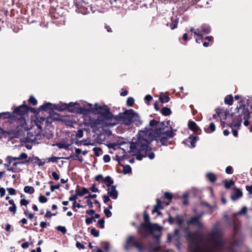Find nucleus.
Wrapping results in <instances>:
<instances>
[{"label": "nucleus", "instance_id": "1", "mask_svg": "<svg viewBox=\"0 0 252 252\" xmlns=\"http://www.w3.org/2000/svg\"><path fill=\"white\" fill-rule=\"evenodd\" d=\"M186 237L189 241V252H225L226 249V242L215 231L208 235L203 245L200 243L195 233L188 232ZM165 252H172V250H167Z\"/></svg>", "mask_w": 252, "mask_h": 252}, {"label": "nucleus", "instance_id": "2", "mask_svg": "<svg viewBox=\"0 0 252 252\" xmlns=\"http://www.w3.org/2000/svg\"><path fill=\"white\" fill-rule=\"evenodd\" d=\"M137 139L130 144L131 152H142L143 157H147L150 159L155 158L153 152L149 150V144L153 140V130L150 128H145L144 130L140 131L137 134Z\"/></svg>", "mask_w": 252, "mask_h": 252}, {"label": "nucleus", "instance_id": "3", "mask_svg": "<svg viewBox=\"0 0 252 252\" xmlns=\"http://www.w3.org/2000/svg\"><path fill=\"white\" fill-rule=\"evenodd\" d=\"M89 105L90 106V111L101 115V117L97 119H91L90 120L89 125L91 127L94 128L98 126H103L105 120L113 119V115L109 111L107 106H98L97 103H95L93 108L91 104H89Z\"/></svg>", "mask_w": 252, "mask_h": 252}, {"label": "nucleus", "instance_id": "4", "mask_svg": "<svg viewBox=\"0 0 252 252\" xmlns=\"http://www.w3.org/2000/svg\"><path fill=\"white\" fill-rule=\"evenodd\" d=\"M42 131V129L41 126L36 124L29 130H26V136L24 138L25 141L38 144L39 141L44 138V135Z\"/></svg>", "mask_w": 252, "mask_h": 252}, {"label": "nucleus", "instance_id": "5", "mask_svg": "<svg viewBox=\"0 0 252 252\" xmlns=\"http://www.w3.org/2000/svg\"><path fill=\"white\" fill-rule=\"evenodd\" d=\"M133 110L132 109L126 110L124 113H120L113 119H115L118 123L124 124L128 126L131 124V119Z\"/></svg>", "mask_w": 252, "mask_h": 252}, {"label": "nucleus", "instance_id": "6", "mask_svg": "<svg viewBox=\"0 0 252 252\" xmlns=\"http://www.w3.org/2000/svg\"><path fill=\"white\" fill-rule=\"evenodd\" d=\"M174 136V133L172 130L160 132L157 136H155L153 133V137H156L157 142L162 145H167L169 143L168 140Z\"/></svg>", "mask_w": 252, "mask_h": 252}, {"label": "nucleus", "instance_id": "7", "mask_svg": "<svg viewBox=\"0 0 252 252\" xmlns=\"http://www.w3.org/2000/svg\"><path fill=\"white\" fill-rule=\"evenodd\" d=\"M238 113L241 114V116H243V119L245 120L244 125L245 126H248L250 125V112L248 108L243 104H240L238 108Z\"/></svg>", "mask_w": 252, "mask_h": 252}, {"label": "nucleus", "instance_id": "8", "mask_svg": "<svg viewBox=\"0 0 252 252\" xmlns=\"http://www.w3.org/2000/svg\"><path fill=\"white\" fill-rule=\"evenodd\" d=\"M204 213L202 212L198 215L191 217L190 220H188V224L194 225L197 228H201L203 225V223L200 220V219L204 215Z\"/></svg>", "mask_w": 252, "mask_h": 252}, {"label": "nucleus", "instance_id": "9", "mask_svg": "<svg viewBox=\"0 0 252 252\" xmlns=\"http://www.w3.org/2000/svg\"><path fill=\"white\" fill-rule=\"evenodd\" d=\"M30 161L32 162L35 165H38L39 166L44 165L46 162L45 159H44V161H41L37 157H32V158H30L29 160L22 162V163L25 164L29 163Z\"/></svg>", "mask_w": 252, "mask_h": 252}, {"label": "nucleus", "instance_id": "10", "mask_svg": "<svg viewBox=\"0 0 252 252\" xmlns=\"http://www.w3.org/2000/svg\"><path fill=\"white\" fill-rule=\"evenodd\" d=\"M146 227L150 229L152 232L154 231H157L158 232V234L155 235V236L157 238V240L158 241L160 237V231L162 227L158 224H153L151 223H149L148 225Z\"/></svg>", "mask_w": 252, "mask_h": 252}, {"label": "nucleus", "instance_id": "11", "mask_svg": "<svg viewBox=\"0 0 252 252\" xmlns=\"http://www.w3.org/2000/svg\"><path fill=\"white\" fill-rule=\"evenodd\" d=\"M75 104V103L73 102H70L69 103H63L60 102L58 104L54 105V108L59 111H63L68 108L69 107L73 106Z\"/></svg>", "mask_w": 252, "mask_h": 252}, {"label": "nucleus", "instance_id": "12", "mask_svg": "<svg viewBox=\"0 0 252 252\" xmlns=\"http://www.w3.org/2000/svg\"><path fill=\"white\" fill-rule=\"evenodd\" d=\"M108 194L113 199H116L118 198V192L116 190L115 186H112L107 188Z\"/></svg>", "mask_w": 252, "mask_h": 252}, {"label": "nucleus", "instance_id": "13", "mask_svg": "<svg viewBox=\"0 0 252 252\" xmlns=\"http://www.w3.org/2000/svg\"><path fill=\"white\" fill-rule=\"evenodd\" d=\"M28 110V107L26 105H21L19 107L15 108L13 110V112L15 114H19L20 115H24L26 114Z\"/></svg>", "mask_w": 252, "mask_h": 252}, {"label": "nucleus", "instance_id": "14", "mask_svg": "<svg viewBox=\"0 0 252 252\" xmlns=\"http://www.w3.org/2000/svg\"><path fill=\"white\" fill-rule=\"evenodd\" d=\"M243 120V116L241 114H239V116L234 118L232 121L231 126L240 128Z\"/></svg>", "mask_w": 252, "mask_h": 252}, {"label": "nucleus", "instance_id": "15", "mask_svg": "<svg viewBox=\"0 0 252 252\" xmlns=\"http://www.w3.org/2000/svg\"><path fill=\"white\" fill-rule=\"evenodd\" d=\"M134 123L135 125L138 126L142 124V121L140 119L139 115L133 110L132 117L131 119V123Z\"/></svg>", "mask_w": 252, "mask_h": 252}, {"label": "nucleus", "instance_id": "16", "mask_svg": "<svg viewBox=\"0 0 252 252\" xmlns=\"http://www.w3.org/2000/svg\"><path fill=\"white\" fill-rule=\"evenodd\" d=\"M242 192L240 189H235L234 190L233 193L231 195V198L233 200H236L241 197Z\"/></svg>", "mask_w": 252, "mask_h": 252}, {"label": "nucleus", "instance_id": "17", "mask_svg": "<svg viewBox=\"0 0 252 252\" xmlns=\"http://www.w3.org/2000/svg\"><path fill=\"white\" fill-rule=\"evenodd\" d=\"M162 209V207L160 204V201L159 199H157V204L155 205L153 210H152V213H157L158 215L161 214V212L158 211L159 210Z\"/></svg>", "mask_w": 252, "mask_h": 252}, {"label": "nucleus", "instance_id": "18", "mask_svg": "<svg viewBox=\"0 0 252 252\" xmlns=\"http://www.w3.org/2000/svg\"><path fill=\"white\" fill-rule=\"evenodd\" d=\"M189 142L190 143V147L194 148L195 146V143L199 140V137L197 136L190 135L189 137Z\"/></svg>", "mask_w": 252, "mask_h": 252}, {"label": "nucleus", "instance_id": "19", "mask_svg": "<svg viewBox=\"0 0 252 252\" xmlns=\"http://www.w3.org/2000/svg\"><path fill=\"white\" fill-rule=\"evenodd\" d=\"M188 126L190 129L194 132H197L199 130V127L194 122L189 121L188 123Z\"/></svg>", "mask_w": 252, "mask_h": 252}, {"label": "nucleus", "instance_id": "20", "mask_svg": "<svg viewBox=\"0 0 252 252\" xmlns=\"http://www.w3.org/2000/svg\"><path fill=\"white\" fill-rule=\"evenodd\" d=\"M178 22V19L176 18L174 20L172 19V22L167 23V26L169 27L171 30H174L177 27Z\"/></svg>", "mask_w": 252, "mask_h": 252}, {"label": "nucleus", "instance_id": "21", "mask_svg": "<svg viewBox=\"0 0 252 252\" xmlns=\"http://www.w3.org/2000/svg\"><path fill=\"white\" fill-rule=\"evenodd\" d=\"M200 29V32H203L205 34H208L211 32L210 27L206 24L202 25Z\"/></svg>", "mask_w": 252, "mask_h": 252}, {"label": "nucleus", "instance_id": "22", "mask_svg": "<svg viewBox=\"0 0 252 252\" xmlns=\"http://www.w3.org/2000/svg\"><path fill=\"white\" fill-rule=\"evenodd\" d=\"M135 241H136L135 240L133 236H128L126 240L127 245L125 247V249L128 250L129 249L128 245H130V244H132V245H133Z\"/></svg>", "mask_w": 252, "mask_h": 252}, {"label": "nucleus", "instance_id": "23", "mask_svg": "<svg viewBox=\"0 0 252 252\" xmlns=\"http://www.w3.org/2000/svg\"><path fill=\"white\" fill-rule=\"evenodd\" d=\"M103 182L106 183L107 187H109L113 186V181L110 176H107L105 178L103 179Z\"/></svg>", "mask_w": 252, "mask_h": 252}, {"label": "nucleus", "instance_id": "24", "mask_svg": "<svg viewBox=\"0 0 252 252\" xmlns=\"http://www.w3.org/2000/svg\"><path fill=\"white\" fill-rule=\"evenodd\" d=\"M233 99L231 95H227L224 98V102L229 105H231L233 104Z\"/></svg>", "mask_w": 252, "mask_h": 252}, {"label": "nucleus", "instance_id": "25", "mask_svg": "<svg viewBox=\"0 0 252 252\" xmlns=\"http://www.w3.org/2000/svg\"><path fill=\"white\" fill-rule=\"evenodd\" d=\"M76 192H77V194L79 196H82L85 194L89 193V190L85 188H83L82 191H80V190L78 189H76Z\"/></svg>", "mask_w": 252, "mask_h": 252}, {"label": "nucleus", "instance_id": "26", "mask_svg": "<svg viewBox=\"0 0 252 252\" xmlns=\"http://www.w3.org/2000/svg\"><path fill=\"white\" fill-rule=\"evenodd\" d=\"M207 178L211 182H214L216 180V176L215 174L209 173L206 174Z\"/></svg>", "mask_w": 252, "mask_h": 252}, {"label": "nucleus", "instance_id": "27", "mask_svg": "<svg viewBox=\"0 0 252 252\" xmlns=\"http://www.w3.org/2000/svg\"><path fill=\"white\" fill-rule=\"evenodd\" d=\"M55 145L57 146L60 149H68L70 145L64 143H56Z\"/></svg>", "mask_w": 252, "mask_h": 252}, {"label": "nucleus", "instance_id": "28", "mask_svg": "<svg viewBox=\"0 0 252 252\" xmlns=\"http://www.w3.org/2000/svg\"><path fill=\"white\" fill-rule=\"evenodd\" d=\"M24 191L26 193H28L29 194H32L34 192V189L32 187H30V186H27L25 187V188L24 189Z\"/></svg>", "mask_w": 252, "mask_h": 252}, {"label": "nucleus", "instance_id": "29", "mask_svg": "<svg viewBox=\"0 0 252 252\" xmlns=\"http://www.w3.org/2000/svg\"><path fill=\"white\" fill-rule=\"evenodd\" d=\"M240 224L238 222L234 221L233 225L234 237H235L237 233L238 232Z\"/></svg>", "mask_w": 252, "mask_h": 252}, {"label": "nucleus", "instance_id": "30", "mask_svg": "<svg viewBox=\"0 0 252 252\" xmlns=\"http://www.w3.org/2000/svg\"><path fill=\"white\" fill-rule=\"evenodd\" d=\"M171 113V111L170 108L167 107H164L161 110V113L164 116H168Z\"/></svg>", "mask_w": 252, "mask_h": 252}, {"label": "nucleus", "instance_id": "31", "mask_svg": "<svg viewBox=\"0 0 252 252\" xmlns=\"http://www.w3.org/2000/svg\"><path fill=\"white\" fill-rule=\"evenodd\" d=\"M234 185V182L232 180H230L229 181H225L224 182V187L228 189H229L231 187Z\"/></svg>", "mask_w": 252, "mask_h": 252}, {"label": "nucleus", "instance_id": "32", "mask_svg": "<svg viewBox=\"0 0 252 252\" xmlns=\"http://www.w3.org/2000/svg\"><path fill=\"white\" fill-rule=\"evenodd\" d=\"M133 246L135 247L138 251H142L143 250V247L141 243H138L135 241L133 245Z\"/></svg>", "mask_w": 252, "mask_h": 252}, {"label": "nucleus", "instance_id": "33", "mask_svg": "<svg viewBox=\"0 0 252 252\" xmlns=\"http://www.w3.org/2000/svg\"><path fill=\"white\" fill-rule=\"evenodd\" d=\"M159 100L162 103H167L169 101L170 98L168 96H160Z\"/></svg>", "mask_w": 252, "mask_h": 252}, {"label": "nucleus", "instance_id": "34", "mask_svg": "<svg viewBox=\"0 0 252 252\" xmlns=\"http://www.w3.org/2000/svg\"><path fill=\"white\" fill-rule=\"evenodd\" d=\"M59 158H60L53 156L50 158H46L45 160L46 162H57L58 161V159H59Z\"/></svg>", "mask_w": 252, "mask_h": 252}, {"label": "nucleus", "instance_id": "35", "mask_svg": "<svg viewBox=\"0 0 252 252\" xmlns=\"http://www.w3.org/2000/svg\"><path fill=\"white\" fill-rule=\"evenodd\" d=\"M144 220L146 222L145 227L147 226L148 225L149 223H150V218L149 217L148 214L145 212L143 216Z\"/></svg>", "mask_w": 252, "mask_h": 252}, {"label": "nucleus", "instance_id": "36", "mask_svg": "<svg viewBox=\"0 0 252 252\" xmlns=\"http://www.w3.org/2000/svg\"><path fill=\"white\" fill-rule=\"evenodd\" d=\"M17 160V157H13L11 156H8L6 158V161H7L9 164H11L13 161Z\"/></svg>", "mask_w": 252, "mask_h": 252}, {"label": "nucleus", "instance_id": "37", "mask_svg": "<svg viewBox=\"0 0 252 252\" xmlns=\"http://www.w3.org/2000/svg\"><path fill=\"white\" fill-rule=\"evenodd\" d=\"M169 123H170V121H167V122H160L158 124V128L161 129H163L164 128V126H166V125H169Z\"/></svg>", "mask_w": 252, "mask_h": 252}, {"label": "nucleus", "instance_id": "38", "mask_svg": "<svg viewBox=\"0 0 252 252\" xmlns=\"http://www.w3.org/2000/svg\"><path fill=\"white\" fill-rule=\"evenodd\" d=\"M175 220L179 226L182 225L183 222H184V219L180 217L179 216H177L176 217Z\"/></svg>", "mask_w": 252, "mask_h": 252}, {"label": "nucleus", "instance_id": "39", "mask_svg": "<svg viewBox=\"0 0 252 252\" xmlns=\"http://www.w3.org/2000/svg\"><path fill=\"white\" fill-rule=\"evenodd\" d=\"M56 229L58 231L61 232L63 234H65L66 233V229L64 226H58L57 227Z\"/></svg>", "mask_w": 252, "mask_h": 252}, {"label": "nucleus", "instance_id": "40", "mask_svg": "<svg viewBox=\"0 0 252 252\" xmlns=\"http://www.w3.org/2000/svg\"><path fill=\"white\" fill-rule=\"evenodd\" d=\"M51 105L52 104L50 103H46L40 106V109L42 110L46 111L49 108V106Z\"/></svg>", "mask_w": 252, "mask_h": 252}, {"label": "nucleus", "instance_id": "41", "mask_svg": "<svg viewBox=\"0 0 252 252\" xmlns=\"http://www.w3.org/2000/svg\"><path fill=\"white\" fill-rule=\"evenodd\" d=\"M134 99L131 97H129L127 98L126 101L127 105L129 106H131L134 103Z\"/></svg>", "mask_w": 252, "mask_h": 252}, {"label": "nucleus", "instance_id": "42", "mask_svg": "<svg viewBox=\"0 0 252 252\" xmlns=\"http://www.w3.org/2000/svg\"><path fill=\"white\" fill-rule=\"evenodd\" d=\"M93 151L94 152L95 156L98 157L100 155L99 152L101 151V149L98 147H94L93 149Z\"/></svg>", "mask_w": 252, "mask_h": 252}, {"label": "nucleus", "instance_id": "43", "mask_svg": "<svg viewBox=\"0 0 252 252\" xmlns=\"http://www.w3.org/2000/svg\"><path fill=\"white\" fill-rule=\"evenodd\" d=\"M30 103L33 105H36L37 104V101L36 99L32 96H31L29 99Z\"/></svg>", "mask_w": 252, "mask_h": 252}, {"label": "nucleus", "instance_id": "44", "mask_svg": "<svg viewBox=\"0 0 252 252\" xmlns=\"http://www.w3.org/2000/svg\"><path fill=\"white\" fill-rule=\"evenodd\" d=\"M28 158V156L26 153H21L18 157H17V160L26 159Z\"/></svg>", "mask_w": 252, "mask_h": 252}, {"label": "nucleus", "instance_id": "45", "mask_svg": "<svg viewBox=\"0 0 252 252\" xmlns=\"http://www.w3.org/2000/svg\"><path fill=\"white\" fill-rule=\"evenodd\" d=\"M91 234L94 237H98L99 236V232L95 228H92L91 230Z\"/></svg>", "mask_w": 252, "mask_h": 252}, {"label": "nucleus", "instance_id": "46", "mask_svg": "<svg viewBox=\"0 0 252 252\" xmlns=\"http://www.w3.org/2000/svg\"><path fill=\"white\" fill-rule=\"evenodd\" d=\"M164 196L165 198L168 199L170 202L171 201L172 196V194L170 193L166 192L164 194Z\"/></svg>", "mask_w": 252, "mask_h": 252}, {"label": "nucleus", "instance_id": "47", "mask_svg": "<svg viewBox=\"0 0 252 252\" xmlns=\"http://www.w3.org/2000/svg\"><path fill=\"white\" fill-rule=\"evenodd\" d=\"M247 212V208L246 207H243L241 209V211L238 212L236 214L237 215H242L245 214Z\"/></svg>", "mask_w": 252, "mask_h": 252}, {"label": "nucleus", "instance_id": "48", "mask_svg": "<svg viewBox=\"0 0 252 252\" xmlns=\"http://www.w3.org/2000/svg\"><path fill=\"white\" fill-rule=\"evenodd\" d=\"M83 136V131L82 129H79L77 131L76 134V137L77 138H82Z\"/></svg>", "mask_w": 252, "mask_h": 252}, {"label": "nucleus", "instance_id": "49", "mask_svg": "<svg viewBox=\"0 0 252 252\" xmlns=\"http://www.w3.org/2000/svg\"><path fill=\"white\" fill-rule=\"evenodd\" d=\"M39 201L42 203H45L47 201V199L44 196L41 195L39 197Z\"/></svg>", "mask_w": 252, "mask_h": 252}, {"label": "nucleus", "instance_id": "50", "mask_svg": "<svg viewBox=\"0 0 252 252\" xmlns=\"http://www.w3.org/2000/svg\"><path fill=\"white\" fill-rule=\"evenodd\" d=\"M200 30H199L198 29H195L194 31H193V33L197 35V36L200 37L202 39V35L200 33Z\"/></svg>", "mask_w": 252, "mask_h": 252}, {"label": "nucleus", "instance_id": "51", "mask_svg": "<svg viewBox=\"0 0 252 252\" xmlns=\"http://www.w3.org/2000/svg\"><path fill=\"white\" fill-rule=\"evenodd\" d=\"M124 172L125 174L130 173L131 172V169L129 165L125 167L124 168Z\"/></svg>", "mask_w": 252, "mask_h": 252}, {"label": "nucleus", "instance_id": "52", "mask_svg": "<svg viewBox=\"0 0 252 252\" xmlns=\"http://www.w3.org/2000/svg\"><path fill=\"white\" fill-rule=\"evenodd\" d=\"M183 197L184 198L183 204L184 205H187L188 204V194L187 193H185L183 195Z\"/></svg>", "mask_w": 252, "mask_h": 252}, {"label": "nucleus", "instance_id": "53", "mask_svg": "<svg viewBox=\"0 0 252 252\" xmlns=\"http://www.w3.org/2000/svg\"><path fill=\"white\" fill-rule=\"evenodd\" d=\"M9 211L12 212L13 214H15L17 211V207L16 205L12 206L9 207L8 208Z\"/></svg>", "mask_w": 252, "mask_h": 252}, {"label": "nucleus", "instance_id": "54", "mask_svg": "<svg viewBox=\"0 0 252 252\" xmlns=\"http://www.w3.org/2000/svg\"><path fill=\"white\" fill-rule=\"evenodd\" d=\"M104 219H101L98 220V224L99 225L100 227L101 228H103L104 227Z\"/></svg>", "mask_w": 252, "mask_h": 252}, {"label": "nucleus", "instance_id": "55", "mask_svg": "<svg viewBox=\"0 0 252 252\" xmlns=\"http://www.w3.org/2000/svg\"><path fill=\"white\" fill-rule=\"evenodd\" d=\"M52 175L54 179L56 181H58L60 179V176L56 172H52Z\"/></svg>", "mask_w": 252, "mask_h": 252}, {"label": "nucleus", "instance_id": "56", "mask_svg": "<svg viewBox=\"0 0 252 252\" xmlns=\"http://www.w3.org/2000/svg\"><path fill=\"white\" fill-rule=\"evenodd\" d=\"M225 172L228 174H232V168L231 166H227L225 169Z\"/></svg>", "mask_w": 252, "mask_h": 252}, {"label": "nucleus", "instance_id": "57", "mask_svg": "<svg viewBox=\"0 0 252 252\" xmlns=\"http://www.w3.org/2000/svg\"><path fill=\"white\" fill-rule=\"evenodd\" d=\"M79 196L78 194H77V192H76V194L73 195H72L69 198V201H75L77 199V196Z\"/></svg>", "mask_w": 252, "mask_h": 252}, {"label": "nucleus", "instance_id": "58", "mask_svg": "<svg viewBox=\"0 0 252 252\" xmlns=\"http://www.w3.org/2000/svg\"><path fill=\"white\" fill-rule=\"evenodd\" d=\"M103 159L105 162L107 163L110 161V157L108 155H105L103 156Z\"/></svg>", "mask_w": 252, "mask_h": 252}, {"label": "nucleus", "instance_id": "59", "mask_svg": "<svg viewBox=\"0 0 252 252\" xmlns=\"http://www.w3.org/2000/svg\"><path fill=\"white\" fill-rule=\"evenodd\" d=\"M104 213L106 216L108 218H109L111 217L112 216V213L108 209H104Z\"/></svg>", "mask_w": 252, "mask_h": 252}, {"label": "nucleus", "instance_id": "60", "mask_svg": "<svg viewBox=\"0 0 252 252\" xmlns=\"http://www.w3.org/2000/svg\"><path fill=\"white\" fill-rule=\"evenodd\" d=\"M76 246L79 250L85 249L84 245L79 242H77Z\"/></svg>", "mask_w": 252, "mask_h": 252}, {"label": "nucleus", "instance_id": "61", "mask_svg": "<svg viewBox=\"0 0 252 252\" xmlns=\"http://www.w3.org/2000/svg\"><path fill=\"white\" fill-rule=\"evenodd\" d=\"M93 220H94V218L91 217V218H87L85 220V222L87 224H90L93 222Z\"/></svg>", "mask_w": 252, "mask_h": 252}, {"label": "nucleus", "instance_id": "62", "mask_svg": "<svg viewBox=\"0 0 252 252\" xmlns=\"http://www.w3.org/2000/svg\"><path fill=\"white\" fill-rule=\"evenodd\" d=\"M61 186L60 184H58L55 186H51L50 187V190L52 192L54 191L56 189H59Z\"/></svg>", "mask_w": 252, "mask_h": 252}, {"label": "nucleus", "instance_id": "63", "mask_svg": "<svg viewBox=\"0 0 252 252\" xmlns=\"http://www.w3.org/2000/svg\"><path fill=\"white\" fill-rule=\"evenodd\" d=\"M3 116H4V118H7L10 117V114L9 112H4L2 113H0V116L2 117Z\"/></svg>", "mask_w": 252, "mask_h": 252}, {"label": "nucleus", "instance_id": "64", "mask_svg": "<svg viewBox=\"0 0 252 252\" xmlns=\"http://www.w3.org/2000/svg\"><path fill=\"white\" fill-rule=\"evenodd\" d=\"M7 190L10 195H14L15 194V190L13 188H7Z\"/></svg>", "mask_w": 252, "mask_h": 252}]
</instances>
